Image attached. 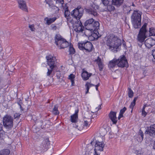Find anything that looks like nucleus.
<instances>
[{
    "mask_svg": "<svg viewBox=\"0 0 155 155\" xmlns=\"http://www.w3.org/2000/svg\"><path fill=\"white\" fill-rule=\"evenodd\" d=\"M106 44L109 49L113 52H117L121 45V41L116 35L110 34L107 37Z\"/></svg>",
    "mask_w": 155,
    "mask_h": 155,
    "instance_id": "1",
    "label": "nucleus"
},
{
    "mask_svg": "<svg viewBox=\"0 0 155 155\" xmlns=\"http://www.w3.org/2000/svg\"><path fill=\"white\" fill-rule=\"evenodd\" d=\"M142 14V13L138 10H134L131 16V22L135 28H139L140 27Z\"/></svg>",
    "mask_w": 155,
    "mask_h": 155,
    "instance_id": "2",
    "label": "nucleus"
},
{
    "mask_svg": "<svg viewBox=\"0 0 155 155\" xmlns=\"http://www.w3.org/2000/svg\"><path fill=\"white\" fill-rule=\"evenodd\" d=\"M85 29L91 31H97L96 30L99 28V23L97 21H95L93 18L87 20L84 23Z\"/></svg>",
    "mask_w": 155,
    "mask_h": 155,
    "instance_id": "3",
    "label": "nucleus"
},
{
    "mask_svg": "<svg viewBox=\"0 0 155 155\" xmlns=\"http://www.w3.org/2000/svg\"><path fill=\"white\" fill-rule=\"evenodd\" d=\"M55 44L60 49H64L69 46V43L59 34H57L54 37Z\"/></svg>",
    "mask_w": 155,
    "mask_h": 155,
    "instance_id": "4",
    "label": "nucleus"
},
{
    "mask_svg": "<svg viewBox=\"0 0 155 155\" xmlns=\"http://www.w3.org/2000/svg\"><path fill=\"white\" fill-rule=\"evenodd\" d=\"M46 58L47 60L48 64L50 68V69H48V71L47 73V75L49 76L51 74L53 70L57 67L55 64L56 59L55 57H54L51 55L47 56Z\"/></svg>",
    "mask_w": 155,
    "mask_h": 155,
    "instance_id": "5",
    "label": "nucleus"
},
{
    "mask_svg": "<svg viewBox=\"0 0 155 155\" xmlns=\"http://www.w3.org/2000/svg\"><path fill=\"white\" fill-rule=\"evenodd\" d=\"M3 124L6 129H11L13 126V119L10 115L4 116L2 119Z\"/></svg>",
    "mask_w": 155,
    "mask_h": 155,
    "instance_id": "6",
    "label": "nucleus"
},
{
    "mask_svg": "<svg viewBox=\"0 0 155 155\" xmlns=\"http://www.w3.org/2000/svg\"><path fill=\"white\" fill-rule=\"evenodd\" d=\"M50 144L48 138H46L44 140L41 144L36 145L35 149L39 153L46 151L48 148V146Z\"/></svg>",
    "mask_w": 155,
    "mask_h": 155,
    "instance_id": "7",
    "label": "nucleus"
},
{
    "mask_svg": "<svg viewBox=\"0 0 155 155\" xmlns=\"http://www.w3.org/2000/svg\"><path fill=\"white\" fill-rule=\"evenodd\" d=\"M78 47L80 50L83 51L85 50L88 52L91 51L93 49L92 44L90 41L78 43Z\"/></svg>",
    "mask_w": 155,
    "mask_h": 155,
    "instance_id": "8",
    "label": "nucleus"
},
{
    "mask_svg": "<svg viewBox=\"0 0 155 155\" xmlns=\"http://www.w3.org/2000/svg\"><path fill=\"white\" fill-rule=\"evenodd\" d=\"M84 12V9L80 6H78L77 8H75L71 12V15L76 20H80L82 17Z\"/></svg>",
    "mask_w": 155,
    "mask_h": 155,
    "instance_id": "9",
    "label": "nucleus"
},
{
    "mask_svg": "<svg viewBox=\"0 0 155 155\" xmlns=\"http://www.w3.org/2000/svg\"><path fill=\"white\" fill-rule=\"evenodd\" d=\"M147 25V23H145L140 29L137 38L138 41L139 42H143L146 38L145 34L147 31L146 27Z\"/></svg>",
    "mask_w": 155,
    "mask_h": 155,
    "instance_id": "10",
    "label": "nucleus"
},
{
    "mask_svg": "<svg viewBox=\"0 0 155 155\" xmlns=\"http://www.w3.org/2000/svg\"><path fill=\"white\" fill-rule=\"evenodd\" d=\"M98 8V6L93 4L89 8H86L85 11L88 14L95 17L97 16L98 15L97 12Z\"/></svg>",
    "mask_w": 155,
    "mask_h": 155,
    "instance_id": "11",
    "label": "nucleus"
},
{
    "mask_svg": "<svg viewBox=\"0 0 155 155\" xmlns=\"http://www.w3.org/2000/svg\"><path fill=\"white\" fill-rule=\"evenodd\" d=\"M117 66L121 68L127 67L128 66L127 59L125 56L122 55L117 59Z\"/></svg>",
    "mask_w": 155,
    "mask_h": 155,
    "instance_id": "12",
    "label": "nucleus"
},
{
    "mask_svg": "<svg viewBox=\"0 0 155 155\" xmlns=\"http://www.w3.org/2000/svg\"><path fill=\"white\" fill-rule=\"evenodd\" d=\"M73 27L74 31L77 32H82L83 30L84 27L80 20L76 21L74 23Z\"/></svg>",
    "mask_w": 155,
    "mask_h": 155,
    "instance_id": "13",
    "label": "nucleus"
},
{
    "mask_svg": "<svg viewBox=\"0 0 155 155\" xmlns=\"http://www.w3.org/2000/svg\"><path fill=\"white\" fill-rule=\"evenodd\" d=\"M145 134H148L152 137H154L155 136V124L151 125L147 128Z\"/></svg>",
    "mask_w": 155,
    "mask_h": 155,
    "instance_id": "14",
    "label": "nucleus"
},
{
    "mask_svg": "<svg viewBox=\"0 0 155 155\" xmlns=\"http://www.w3.org/2000/svg\"><path fill=\"white\" fill-rule=\"evenodd\" d=\"M146 47L150 48L155 45V40L152 38H150L147 39L144 42Z\"/></svg>",
    "mask_w": 155,
    "mask_h": 155,
    "instance_id": "15",
    "label": "nucleus"
},
{
    "mask_svg": "<svg viewBox=\"0 0 155 155\" xmlns=\"http://www.w3.org/2000/svg\"><path fill=\"white\" fill-rule=\"evenodd\" d=\"M104 146V144L102 141L100 142L99 141H96L95 145L94 150H99L102 151Z\"/></svg>",
    "mask_w": 155,
    "mask_h": 155,
    "instance_id": "16",
    "label": "nucleus"
},
{
    "mask_svg": "<svg viewBox=\"0 0 155 155\" xmlns=\"http://www.w3.org/2000/svg\"><path fill=\"white\" fill-rule=\"evenodd\" d=\"M116 114L117 112H116L111 111L110 112L108 115L109 118L114 124H116L117 121L116 117Z\"/></svg>",
    "mask_w": 155,
    "mask_h": 155,
    "instance_id": "17",
    "label": "nucleus"
},
{
    "mask_svg": "<svg viewBox=\"0 0 155 155\" xmlns=\"http://www.w3.org/2000/svg\"><path fill=\"white\" fill-rule=\"evenodd\" d=\"M18 2L19 8L23 11L27 12L28 8L25 2L22 0H19Z\"/></svg>",
    "mask_w": 155,
    "mask_h": 155,
    "instance_id": "18",
    "label": "nucleus"
},
{
    "mask_svg": "<svg viewBox=\"0 0 155 155\" xmlns=\"http://www.w3.org/2000/svg\"><path fill=\"white\" fill-rule=\"evenodd\" d=\"M83 71L81 74V77L83 79L84 81L88 80L89 78L92 75L91 73H88L87 71L83 70Z\"/></svg>",
    "mask_w": 155,
    "mask_h": 155,
    "instance_id": "19",
    "label": "nucleus"
},
{
    "mask_svg": "<svg viewBox=\"0 0 155 155\" xmlns=\"http://www.w3.org/2000/svg\"><path fill=\"white\" fill-rule=\"evenodd\" d=\"M61 6L62 7L64 10V17L67 19L69 18L70 12L68 9V7L67 6L66 4H63Z\"/></svg>",
    "mask_w": 155,
    "mask_h": 155,
    "instance_id": "20",
    "label": "nucleus"
},
{
    "mask_svg": "<svg viewBox=\"0 0 155 155\" xmlns=\"http://www.w3.org/2000/svg\"><path fill=\"white\" fill-rule=\"evenodd\" d=\"M124 0H112V3L113 5L117 7H119L123 4Z\"/></svg>",
    "mask_w": 155,
    "mask_h": 155,
    "instance_id": "21",
    "label": "nucleus"
},
{
    "mask_svg": "<svg viewBox=\"0 0 155 155\" xmlns=\"http://www.w3.org/2000/svg\"><path fill=\"white\" fill-rule=\"evenodd\" d=\"M78 110H76L74 114L73 115H71V121L74 123L76 122L78 119Z\"/></svg>",
    "mask_w": 155,
    "mask_h": 155,
    "instance_id": "22",
    "label": "nucleus"
},
{
    "mask_svg": "<svg viewBox=\"0 0 155 155\" xmlns=\"http://www.w3.org/2000/svg\"><path fill=\"white\" fill-rule=\"evenodd\" d=\"M57 19L56 17H54L52 18H49L46 17L45 18V20L46 21V24L48 25H50L51 23L54 22Z\"/></svg>",
    "mask_w": 155,
    "mask_h": 155,
    "instance_id": "23",
    "label": "nucleus"
},
{
    "mask_svg": "<svg viewBox=\"0 0 155 155\" xmlns=\"http://www.w3.org/2000/svg\"><path fill=\"white\" fill-rule=\"evenodd\" d=\"M46 2L48 4L49 6L52 8V9H55L56 10V12H58L59 10L58 8L55 6L51 5L52 0H46Z\"/></svg>",
    "mask_w": 155,
    "mask_h": 155,
    "instance_id": "24",
    "label": "nucleus"
},
{
    "mask_svg": "<svg viewBox=\"0 0 155 155\" xmlns=\"http://www.w3.org/2000/svg\"><path fill=\"white\" fill-rule=\"evenodd\" d=\"M117 65V60L114 59L110 61L108 64V66L110 68H112L115 67Z\"/></svg>",
    "mask_w": 155,
    "mask_h": 155,
    "instance_id": "25",
    "label": "nucleus"
},
{
    "mask_svg": "<svg viewBox=\"0 0 155 155\" xmlns=\"http://www.w3.org/2000/svg\"><path fill=\"white\" fill-rule=\"evenodd\" d=\"M114 5L113 4L107 5V7L106 11L109 12H114L115 9V7L114 6Z\"/></svg>",
    "mask_w": 155,
    "mask_h": 155,
    "instance_id": "26",
    "label": "nucleus"
},
{
    "mask_svg": "<svg viewBox=\"0 0 155 155\" xmlns=\"http://www.w3.org/2000/svg\"><path fill=\"white\" fill-rule=\"evenodd\" d=\"M10 151L8 149H4L0 151V155H9Z\"/></svg>",
    "mask_w": 155,
    "mask_h": 155,
    "instance_id": "27",
    "label": "nucleus"
},
{
    "mask_svg": "<svg viewBox=\"0 0 155 155\" xmlns=\"http://www.w3.org/2000/svg\"><path fill=\"white\" fill-rule=\"evenodd\" d=\"M94 84H91V83L87 82L85 85V86L86 87V91L85 93V94H86L88 93L90 87H91L92 86H94Z\"/></svg>",
    "mask_w": 155,
    "mask_h": 155,
    "instance_id": "28",
    "label": "nucleus"
},
{
    "mask_svg": "<svg viewBox=\"0 0 155 155\" xmlns=\"http://www.w3.org/2000/svg\"><path fill=\"white\" fill-rule=\"evenodd\" d=\"M127 108L124 107L123 109H121L120 111L119 116L118 117V119L120 120L121 118L123 117V114L126 111Z\"/></svg>",
    "mask_w": 155,
    "mask_h": 155,
    "instance_id": "29",
    "label": "nucleus"
},
{
    "mask_svg": "<svg viewBox=\"0 0 155 155\" xmlns=\"http://www.w3.org/2000/svg\"><path fill=\"white\" fill-rule=\"evenodd\" d=\"M75 78V75L73 74H71L69 76L68 79L71 80V86H74V78Z\"/></svg>",
    "mask_w": 155,
    "mask_h": 155,
    "instance_id": "30",
    "label": "nucleus"
},
{
    "mask_svg": "<svg viewBox=\"0 0 155 155\" xmlns=\"http://www.w3.org/2000/svg\"><path fill=\"white\" fill-rule=\"evenodd\" d=\"M92 37L93 38L92 39V40H94L95 39H98V37L97 32H94V33H92V32L90 38Z\"/></svg>",
    "mask_w": 155,
    "mask_h": 155,
    "instance_id": "31",
    "label": "nucleus"
},
{
    "mask_svg": "<svg viewBox=\"0 0 155 155\" xmlns=\"http://www.w3.org/2000/svg\"><path fill=\"white\" fill-rule=\"evenodd\" d=\"M81 124V123L80 122L79 123H77V124H74L73 127L79 130H81L83 129V127H80V125Z\"/></svg>",
    "mask_w": 155,
    "mask_h": 155,
    "instance_id": "32",
    "label": "nucleus"
},
{
    "mask_svg": "<svg viewBox=\"0 0 155 155\" xmlns=\"http://www.w3.org/2000/svg\"><path fill=\"white\" fill-rule=\"evenodd\" d=\"M69 54L70 55L73 54L75 53L74 49L72 46H70L69 47Z\"/></svg>",
    "mask_w": 155,
    "mask_h": 155,
    "instance_id": "33",
    "label": "nucleus"
},
{
    "mask_svg": "<svg viewBox=\"0 0 155 155\" xmlns=\"http://www.w3.org/2000/svg\"><path fill=\"white\" fill-rule=\"evenodd\" d=\"M93 31L86 29L84 33L86 36L90 37L91 36V34Z\"/></svg>",
    "mask_w": 155,
    "mask_h": 155,
    "instance_id": "34",
    "label": "nucleus"
},
{
    "mask_svg": "<svg viewBox=\"0 0 155 155\" xmlns=\"http://www.w3.org/2000/svg\"><path fill=\"white\" fill-rule=\"evenodd\" d=\"M128 96L130 98H132L134 95V92L130 88H128Z\"/></svg>",
    "mask_w": 155,
    "mask_h": 155,
    "instance_id": "35",
    "label": "nucleus"
},
{
    "mask_svg": "<svg viewBox=\"0 0 155 155\" xmlns=\"http://www.w3.org/2000/svg\"><path fill=\"white\" fill-rule=\"evenodd\" d=\"M52 112L55 115H57L59 114V112L58 110V108L56 106H54Z\"/></svg>",
    "mask_w": 155,
    "mask_h": 155,
    "instance_id": "36",
    "label": "nucleus"
},
{
    "mask_svg": "<svg viewBox=\"0 0 155 155\" xmlns=\"http://www.w3.org/2000/svg\"><path fill=\"white\" fill-rule=\"evenodd\" d=\"M147 106V104L144 105L142 110V115L144 117H145L147 114V113L145 110V108Z\"/></svg>",
    "mask_w": 155,
    "mask_h": 155,
    "instance_id": "37",
    "label": "nucleus"
},
{
    "mask_svg": "<svg viewBox=\"0 0 155 155\" xmlns=\"http://www.w3.org/2000/svg\"><path fill=\"white\" fill-rule=\"evenodd\" d=\"M150 36H155V30L152 28H150L149 30Z\"/></svg>",
    "mask_w": 155,
    "mask_h": 155,
    "instance_id": "38",
    "label": "nucleus"
},
{
    "mask_svg": "<svg viewBox=\"0 0 155 155\" xmlns=\"http://www.w3.org/2000/svg\"><path fill=\"white\" fill-rule=\"evenodd\" d=\"M34 120L35 121V124H38L40 126H42L43 123V121L42 120H38L37 119H36L35 120L34 119Z\"/></svg>",
    "mask_w": 155,
    "mask_h": 155,
    "instance_id": "39",
    "label": "nucleus"
},
{
    "mask_svg": "<svg viewBox=\"0 0 155 155\" xmlns=\"http://www.w3.org/2000/svg\"><path fill=\"white\" fill-rule=\"evenodd\" d=\"M96 61L97 62V63L98 65H103L101 61V59L99 57H98L97 59L96 60Z\"/></svg>",
    "mask_w": 155,
    "mask_h": 155,
    "instance_id": "40",
    "label": "nucleus"
},
{
    "mask_svg": "<svg viewBox=\"0 0 155 155\" xmlns=\"http://www.w3.org/2000/svg\"><path fill=\"white\" fill-rule=\"evenodd\" d=\"M103 4L105 6L107 5L109 3V0H101Z\"/></svg>",
    "mask_w": 155,
    "mask_h": 155,
    "instance_id": "41",
    "label": "nucleus"
},
{
    "mask_svg": "<svg viewBox=\"0 0 155 155\" xmlns=\"http://www.w3.org/2000/svg\"><path fill=\"white\" fill-rule=\"evenodd\" d=\"M135 104L133 103L132 102H131L130 106H129V108L131 109V112H132V111L133 110V108L134 107V106L135 105Z\"/></svg>",
    "mask_w": 155,
    "mask_h": 155,
    "instance_id": "42",
    "label": "nucleus"
},
{
    "mask_svg": "<svg viewBox=\"0 0 155 155\" xmlns=\"http://www.w3.org/2000/svg\"><path fill=\"white\" fill-rule=\"evenodd\" d=\"M29 28H30V30L31 31H35V28L34 27V25H29Z\"/></svg>",
    "mask_w": 155,
    "mask_h": 155,
    "instance_id": "43",
    "label": "nucleus"
},
{
    "mask_svg": "<svg viewBox=\"0 0 155 155\" xmlns=\"http://www.w3.org/2000/svg\"><path fill=\"white\" fill-rule=\"evenodd\" d=\"M51 29L53 30H55L57 29V26L55 24H53L51 25Z\"/></svg>",
    "mask_w": 155,
    "mask_h": 155,
    "instance_id": "44",
    "label": "nucleus"
},
{
    "mask_svg": "<svg viewBox=\"0 0 155 155\" xmlns=\"http://www.w3.org/2000/svg\"><path fill=\"white\" fill-rule=\"evenodd\" d=\"M21 114L19 113H16L14 115V118H18L20 117Z\"/></svg>",
    "mask_w": 155,
    "mask_h": 155,
    "instance_id": "45",
    "label": "nucleus"
},
{
    "mask_svg": "<svg viewBox=\"0 0 155 155\" xmlns=\"http://www.w3.org/2000/svg\"><path fill=\"white\" fill-rule=\"evenodd\" d=\"M98 66L99 68V70L100 71H102L103 68V65H100Z\"/></svg>",
    "mask_w": 155,
    "mask_h": 155,
    "instance_id": "46",
    "label": "nucleus"
},
{
    "mask_svg": "<svg viewBox=\"0 0 155 155\" xmlns=\"http://www.w3.org/2000/svg\"><path fill=\"white\" fill-rule=\"evenodd\" d=\"M152 55L153 57V58L155 59V49H153L152 50Z\"/></svg>",
    "mask_w": 155,
    "mask_h": 155,
    "instance_id": "47",
    "label": "nucleus"
},
{
    "mask_svg": "<svg viewBox=\"0 0 155 155\" xmlns=\"http://www.w3.org/2000/svg\"><path fill=\"white\" fill-rule=\"evenodd\" d=\"M139 135L141 137V140H143V132H142V133H140V134Z\"/></svg>",
    "mask_w": 155,
    "mask_h": 155,
    "instance_id": "48",
    "label": "nucleus"
},
{
    "mask_svg": "<svg viewBox=\"0 0 155 155\" xmlns=\"http://www.w3.org/2000/svg\"><path fill=\"white\" fill-rule=\"evenodd\" d=\"M17 104L20 106H21V104H22V101L20 100L19 101L17 102Z\"/></svg>",
    "mask_w": 155,
    "mask_h": 155,
    "instance_id": "49",
    "label": "nucleus"
},
{
    "mask_svg": "<svg viewBox=\"0 0 155 155\" xmlns=\"http://www.w3.org/2000/svg\"><path fill=\"white\" fill-rule=\"evenodd\" d=\"M137 99V97H135L132 102L136 104V101Z\"/></svg>",
    "mask_w": 155,
    "mask_h": 155,
    "instance_id": "50",
    "label": "nucleus"
},
{
    "mask_svg": "<svg viewBox=\"0 0 155 155\" xmlns=\"http://www.w3.org/2000/svg\"><path fill=\"white\" fill-rule=\"evenodd\" d=\"M88 122L87 121H84V126H87L88 124Z\"/></svg>",
    "mask_w": 155,
    "mask_h": 155,
    "instance_id": "51",
    "label": "nucleus"
},
{
    "mask_svg": "<svg viewBox=\"0 0 155 155\" xmlns=\"http://www.w3.org/2000/svg\"><path fill=\"white\" fill-rule=\"evenodd\" d=\"M101 109V105H99L98 106V107H96V110H97L98 111V110H99L100 109Z\"/></svg>",
    "mask_w": 155,
    "mask_h": 155,
    "instance_id": "52",
    "label": "nucleus"
},
{
    "mask_svg": "<svg viewBox=\"0 0 155 155\" xmlns=\"http://www.w3.org/2000/svg\"><path fill=\"white\" fill-rule=\"evenodd\" d=\"M100 83H99L97 85H94V86H95V87H96V90L97 91L98 90V87L100 86Z\"/></svg>",
    "mask_w": 155,
    "mask_h": 155,
    "instance_id": "53",
    "label": "nucleus"
},
{
    "mask_svg": "<svg viewBox=\"0 0 155 155\" xmlns=\"http://www.w3.org/2000/svg\"><path fill=\"white\" fill-rule=\"evenodd\" d=\"M143 42H139L138 43V45L141 48L142 46V43Z\"/></svg>",
    "mask_w": 155,
    "mask_h": 155,
    "instance_id": "54",
    "label": "nucleus"
},
{
    "mask_svg": "<svg viewBox=\"0 0 155 155\" xmlns=\"http://www.w3.org/2000/svg\"><path fill=\"white\" fill-rule=\"evenodd\" d=\"M153 149H155V140L154 141V142L152 145Z\"/></svg>",
    "mask_w": 155,
    "mask_h": 155,
    "instance_id": "55",
    "label": "nucleus"
},
{
    "mask_svg": "<svg viewBox=\"0 0 155 155\" xmlns=\"http://www.w3.org/2000/svg\"><path fill=\"white\" fill-rule=\"evenodd\" d=\"M96 32H97V33L98 34H97V36H98V38H100V37H101V35L98 32H97V31Z\"/></svg>",
    "mask_w": 155,
    "mask_h": 155,
    "instance_id": "56",
    "label": "nucleus"
},
{
    "mask_svg": "<svg viewBox=\"0 0 155 155\" xmlns=\"http://www.w3.org/2000/svg\"><path fill=\"white\" fill-rule=\"evenodd\" d=\"M20 108L21 109V111H23V108L22 107H21V106H20Z\"/></svg>",
    "mask_w": 155,
    "mask_h": 155,
    "instance_id": "57",
    "label": "nucleus"
},
{
    "mask_svg": "<svg viewBox=\"0 0 155 155\" xmlns=\"http://www.w3.org/2000/svg\"><path fill=\"white\" fill-rule=\"evenodd\" d=\"M2 50V48L1 46V45H0V52Z\"/></svg>",
    "mask_w": 155,
    "mask_h": 155,
    "instance_id": "58",
    "label": "nucleus"
},
{
    "mask_svg": "<svg viewBox=\"0 0 155 155\" xmlns=\"http://www.w3.org/2000/svg\"><path fill=\"white\" fill-rule=\"evenodd\" d=\"M142 132H143L141 131V130H140L139 131V134H140V133H142Z\"/></svg>",
    "mask_w": 155,
    "mask_h": 155,
    "instance_id": "59",
    "label": "nucleus"
},
{
    "mask_svg": "<svg viewBox=\"0 0 155 155\" xmlns=\"http://www.w3.org/2000/svg\"><path fill=\"white\" fill-rule=\"evenodd\" d=\"M95 154L94 155H98V154L96 153V151H95Z\"/></svg>",
    "mask_w": 155,
    "mask_h": 155,
    "instance_id": "60",
    "label": "nucleus"
},
{
    "mask_svg": "<svg viewBox=\"0 0 155 155\" xmlns=\"http://www.w3.org/2000/svg\"><path fill=\"white\" fill-rule=\"evenodd\" d=\"M81 123V124L80 125V127H81V126H83H83H82V122H80Z\"/></svg>",
    "mask_w": 155,
    "mask_h": 155,
    "instance_id": "61",
    "label": "nucleus"
},
{
    "mask_svg": "<svg viewBox=\"0 0 155 155\" xmlns=\"http://www.w3.org/2000/svg\"><path fill=\"white\" fill-rule=\"evenodd\" d=\"M93 143V141H92V142H91V144H92V143Z\"/></svg>",
    "mask_w": 155,
    "mask_h": 155,
    "instance_id": "62",
    "label": "nucleus"
},
{
    "mask_svg": "<svg viewBox=\"0 0 155 155\" xmlns=\"http://www.w3.org/2000/svg\"><path fill=\"white\" fill-rule=\"evenodd\" d=\"M132 6H134V4H132Z\"/></svg>",
    "mask_w": 155,
    "mask_h": 155,
    "instance_id": "63",
    "label": "nucleus"
}]
</instances>
